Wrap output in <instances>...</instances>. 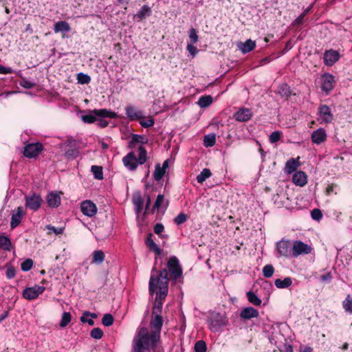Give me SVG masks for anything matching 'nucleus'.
I'll return each mask as SVG.
<instances>
[{
    "label": "nucleus",
    "instance_id": "1",
    "mask_svg": "<svg viewBox=\"0 0 352 352\" xmlns=\"http://www.w3.org/2000/svg\"><path fill=\"white\" fill-rule=\"evenodd\" d=\"M168 275V271L164 269L160 271L158 276H155L154 274H152L151 276L149 281V292L151 294H153L159 289V292L156 294L153 314H158V312H160L162 306V300H164L167 295L169 281Z\"/></svg>",
    "mask_w": 352,
    "mask_h": 352
},
{
    "label": "nucleus",
    "instance_id": "2",
    "mask_svg": "<svg viewBox=\"0 0 352 352\" xmlns=\"http://www.w3.org/2000/svg\"><path fill=\"white\" fill-rule=\"evenodd\" d=\"M158 332H151L146 327H139L132 341V352H149L159 342Z\"/></svg>",
    "mask_w": 352,
    "mask_h": 352
},
{
    "label": "nucleus",
    "instance_id": "3",
    "mask_svg": "<svg viewBox=\"0 0 352 352\" xmlns=\"http://www.w3.org/2000/svg\"><path fill=\"white\" fill-rule=\"evenodd\" d=\"M146 149L140 146L138 148V156L131 151L122 158L124 166L129 170H135L139 164H143L147 160Z\"/></svg>",
    "mask_w": 352,
    "mask_h": 352
},
{
    "label": "nucleus",
    "instance_id": "4",
    "mask_svg": "<svg viewBox=\"0 0 352 352\" xmlns=\"http://www.w3.org/2000/svg\"><path fill=\"white\" fill-rule=\"evenodd\" d=\"M117 115L116 113L109 111L106 109H94L91 111L89 114L81 116V120L85 123H94L97 117L115 118Z\"/></svg>",
    "mask_w": 352,
    "mask_h": 352
},
{
    "label": "nucleus",
    "instance_id": "5",
    "mask_svg": "<svg viewBox=\"0 0 352 352\" xmlns=\"http://www.w3.org/2000/svg\"><path fill=\"white\" fill-rule=\"evenodd\" d=\"M292 255L297 257L300 254H307L311 252V248L309 245L300 241H296L292 245Z\"/></svg>",
    "mask_w": 352,
    "mask_h": 352
},
{
    "label": "nucleus",
    "instance_id": "6",
    "mask_svg": "<svg viewBox=\"0 0 352 352\" xmlns=\"http://www.w3.org/2000/svg\"><path fill=\"white\" fill-rule=\"evenodd\" d=\"M168 268L170 273V276L176 280L181 276L182 271V268L179 265V261L175 256L170 258L168 262Z\"/></svg>",
    "mask_w": 352,
    "mask_h": 352
},
{
    "label": "nucleus",
    "instance_id": "7",
    "mask_svg": "<svg viewBox=\"0 0 352 352\" xmlns=\"http://www.w3.org/2000/svg\"><path fill=\"white\" fill-rule=\"evenodd\" d=\"M333 120V114L331 112L330 108L323 104L319 107L318 109V121L320 124H328Z\"/></svg>",
    "mask_w": 352,
    "mask_h": 352
},
{
    "label": "nucleus",
    "instance_id": "8",
    "mask_svg": "<svg viewBox=\"0 0 352 352\" xmlns=\"http://www.w3.org/2000/svg\"><path fill=\"white\" fill-rule=\"evenodd\" d=\"M43 150V146L41 143L28 144L24 147L23 154L25 157L32 158L36 157Z\"/></svg>",
    "mask_w": 352,
    "mask_h": 352
},
{
    "label": "nucleus",
    "instance_id": "9",
    "mask_svg": "<svg viewBox=\"0 0 352 352\" xmlns=\"http://www.w3.org/2000/svg\"><path fill=\"white\" fill-rule=\"evenodd\" d=\"M42 199L38 195H31L25 197V206L26 208L36 211L41 205Z\"/></svg>",
    "mask_w": 352,
    "mask_h": 352
},
{
    "label": "nucleus",
    "instance_id": "10",
    "mask_svg": "<svg viewBox=\"0 0 352 352\" xmlns=\"http://www.w3.org/2000/svg\"><path fill=\"white\" fill-rule=\"evenodd\" d=\"M44 290V287L34 285V287L26 288L23 292V296L28 300H34L41 294Z\"/></svg>",
    "mask_w": 352,
    "mask_h": 352
},
{
    "label": "nucleus",
    "instance_id": "11",
    "mask_svg": "<svg viewBox=\"0 0 352 352\" xmlns=\"http://www.w3.org/2000/svg\"><path fill=\"white\" fill-rule=\"evenodd\" d=\"M125 111L126 115L130 120H140L144 118L143 112L133 106L126 107Z\"/></svg>",
    "mask_w": 352,
    "mask_h": 352
},
{
    "label": "nucleus",
    "instance_id": "12",
    "mask_svg": "<svg viewBox=\"0 0 352 352\" xmlns=\"http://www.w3.org/2000/svg\"><path fill=\"white\" fill-rule=\"evenodd\" d=\"M81 211L87 217H93L97 212V207L95 204L89 200H86L81 204Z\"/></svg>",
    "mask_w": 352,
    "mask_h": 352
},
{
    "label": "nucleus",
    "instance_id": "13",
    "mask_svg": "<svg viewBox=\"0 0 352 352\" xmlns=\"http://www.w3.org/2000/svg\"><path fill=\"white\" fill-rule=\"evenodd\" d=\"M276 249L280 256L287 257L292 254V249L289 241H280L276 244Z\"/></svg>",
    "mask_w": 352,
    "mask_h": 352
},
{
    "label": "nucleus",
    "instance_id": "14",
    "mask_svg": "<svg viewBox=\"0 0 352 352\" xmlns=\"http://www.w3.org/2000/svg\"><path fill=\"white\" fill-rule=\"evenodd\" d=\"M327 132L323 128H319L312 132L311 135V142L316 144H320L327 140Z\"/></svg>",
    "mask_w": 352,
    "mask_h": 352
},
{
    "label": "nucleus",
    "instance_id": "15",
    "mask_svg": "<svg viewBox=\"0 0 352 352\" xmlns=\"http://www.w3.org/2000/svg\"><path fill=\"white\" fill-rule=\"evenodd\" d=\"M334 76L330 74H324L322 76L321 88L322 91L328 94L334 87Z\"/></svg>",
    "mask_w": 352,
    "mask_h": 352
},
{
    "label": "nucleus",
    "instance_id": "16",
    "mask_svg": "<svg viewBox=\"0 0 352 352\" xmlns=\"http://www.w3.org/2000/svg\"><path fill=\"white\" fill-rule=\"evenodd\" d=\"M234 116L237 121L246 122L252 118V113L249 109L241 108L234 113Z\"/></svg>",
    "mask_w": 352,
    "mask_h": 352
},
{
    "label": "nucleus",
    "instance_id": "17",
    "mask_svg": "<svg viewBox=\"0 0 352 352\" xmlns=\"http://www.w3.org/2000/svg\"><path fill=\"white\" fill-rule=\"evenodd\" d=\"M162 324V317L159 314H153V316L151 322V325L153 330H152L151 332H158L159 339L160 338V331Z\"/></svg>",
    "mask_w": 352,
    "mask_h": 352
},
{
    "label": "nucleus",
    "instance_id": "18",
    "mask_svg": "<svg viewBox=\"0 0 352 352\" xmlns=\"http://www.w3.org/2000/svg\"><path fill=\"white\" fill-rule=\"evenodd\" d=\"M339 53L334 50L327 51L324 54V63L327 65H332L339 59Z\"/></svg>",
    "mask_w": 352,
    "mask_h": 352
},
{
    "label": "nucleus",
    "instance_id": "19",
    "mask_svg": "<svg viewBox=\"0 0 352 352\" xmlns=\"http://www.w3.org/2000/svg\"><path fill=\"white\" fill-rule=\"evenodd\" d=\"M241 318L250 320L258 316V311L252 307H248L243 309L240 313Z\"/></svg>",
    "mask_w": 352,
    "mask_h": 352
},
{
    "label": "nucleus",
    "instance_id": "20",
    "mask_svg": "<svg viewBox=\"0 0 352 352\" xmlns=\"http://www.w3.org/2000/svg\"><path fill=\"white\" fill-rule=\"evenodd\" d=\"M256 47V42L248 39L245 42H240L237 44L238 49L243 53L247 54L254 49Z\"/></svg>",
    "mask_w": 352,
    "mask_h": 352
},
{
    "label": "nucleus",
    "instance_id": "21",
    "mask_svg": "<svg viewBox=\"0 0 352 352\" xmlns=\"http://www.w3.org/2000/svg\"><path fill=\"white\" fill-rule=\"evenodd\" d=\"M23 214V208L18 207L16 212L12 215L10 226L12 229L15 228L21 223Z\"/></svg>",
    "mask_w": 352,
    "mask_h": 352
},
{
    "label": "nucleus",
    "instance_id": "22",
    "mask_svg": "<svg viewBox=\"0 0 352 352\" xmlns=\"http://www.w3.org/2000/svg\"><path fill=\"white\" fill-rule=\"evenodd\" d=\"M293 182L298 186H303L307 184V176L302 171H298L293 175Z\"/></svg>",
    "mask_w": 352,
    "mask_h": 352
},
{
    "label": "nucleus",
    "instance_id": "23",
    "mask_svg": "<svg viewBox=\"0 0 352 352\" xmlns=\"http://www.w3.org/2000/svg\"><path fill=\"white\" fill-rule=\"evenodd\" d=\"M54 31L58 32H68L70 31V26L66 21H60L56 22L54 25Z\"/></svg>",
    "mask_w": 352,
    "mask_h": 352
},
{
    "label": "nucleus",
    "instance_id": "24",
    "mask_svg": "<svg viewBox=\"0 0 352 352\" xmlns=\"http://www.w3.org/2000/svg\"><path fill=\"white\" fill-rule=\"evenodd\" d=\"M152 236H153V234L151 233L148 234V235L145 241V243L151 250L155 252L157 255H160L161 254V250L159 248V247L157 245V244L154 242V241L152 239Z\"/></svg>",
    "mask_w": 352,
    "mask_h": 352
},
{
    "label": "nucleus",
    "instance_id": "25",
    "mask_svg": "<svg viewBox=\"0 0 352 352\" xmlns=\"http://www.w3.org/2000/svg\"><path fill=\"white\" fill-rule=\"evenodd\" d=\"M47 199L51 207H58L60 204V197L57 193L51 192L47 195Z\"/></svg>",
    "mask_w": 352,
    "mask_h": 352
},
{
    "label": "nucleus",
    "instance_id": "26",
    "mask_svg": "<svg viewBox=\"0 0 352 352\" xmlns=\"http://www.w3.org/2000/svg\"><path fill=\"white\" fill-rule=\"evenodd\" d=\"M151 14V9L148 6H143L141 9L135 15V18L141 21L146 17L150 16Z\"/></svg>",
    "mask_w": 352,
    "mask_h": 352
},
{
    "label": "nucleus",
    "instance_id": "27",
    "mask_svg": "<svg viewBox=\"0 0 352 352\" xmlns=\"http://www.w3.org/2000/svg\"><path fill=\"white\" fill-rule=\"evenodd\" d=\"M299 166L298 158H292L289 160L285 164V170L287 173H292L294 172Z\"/></svg>",
    "mask_w": 352,
    "mask_h": 352
},
{
    "label": "nucleus",
    "instance_id": "28",
    "mask_svg": "<svg viewBox=\"0 0 352 352\" xmlns=\"http://www.w3.org/2000/svg\"><path fill=\"white\" fill-rule=\"evenodd\" d=\"M74 143V141L71 140L67 141V145L70 147H72ZM65 155L67 158L74 159L78 156V151L76 148H69L65 151Z\"/></svg>",
    "mask_w": 352,
    "mask_h": 352
},
{
    "label": "nucleus",
    "instance_id": "29",
    "mask_svg": "<svg viewBox=\"0 0 352 352\" xmlns=\"http://www.w3.org/2000/svg\"><path fill=\"white\" fill-rule=\"evenodd\" d=\"M292 284V280L289 277H287L283 280L276 279L275 280L274 285L279 289H285L291 286Z\"/></svg>",
    "mask_w": 352,
    "mask_h": 352
},
{
    "label": "nucleus",
    "instance_id": "30",
    "mask_svg": "<svg viewBox=\"0 0 352 352\" xmlns=\"http://www.w3.org/2000/svg\"><path fill=\"white\" fill-rule=\"evenodd\" d=\"M133 203L136 208L138 212H140L143 208V200L140 192H137L133 196Z\"/></svg>",
    "mask_w": 352,
    "mask_h": 352
},
{
    "label": "nucleus",
    "instance_id": "31",
    "mask_svg": "<svg viewBox=\"0 0 352 352\" xmlns=\"http://www.w3.org/2000/svg\"><path fill=\"white\" fill-rule=\"evenodd\" d=\"M246 296L248 301L256 306H260L261 304V300L252 292H248Z\"/></svg>",
    "mask_w": 352,
    "mask_h": 352
},
{
    "label": "nucleus",
    "instance_id": "32",
    "mask_svg": "<svg viewBox=\"0 0 352 352\" xmlns=\"http://www.w3.org/2000/svg\"><path fill=\"white\" fill-rule=\"evenodd\" d=\"M104 254L102 250H96L93 253L92 263L100 264L104 261Z\"/></svg>",
    "mask_w": 352,
    "mask_h": 352
},
{
    "label": "nucleus",
    "instance_id": "33",
    "mask_svg": "<svg viewBox=\"0 0 352 352\" xmlns=\"http://www.w3.org/2000/svg\"><path fill=\"white\" fill-rule=\"evenodd\" d=\"M166 170L162 168L160 164L155 165V169L153 173L154 179L156 181H160L164 175Z\"/></svg>",
    "mask_w": 352,
    "mask_h": 352
},
{
    "label": "nucleus",
    "instance_id": "34",
    "mask_svg": "<svg viewBox=\"0 0 352 352\" xmlns=\"http://www.w3.org/2000/svg\"><path fill=\"white\" fill-rule=\"evenodd\" d=\"M211 176V172L208 168H204L197 176V180L198 183L201 184L204 181L206 180V179L209 178Z\"/></svg>",
    "mask_w": 352,
    "mask_h": 352
},
{
    "label": "nucleus",
    "instance_id": "35",
    "mask_svg": "<svg viewBox=\"0 0 352 352\" xmlns=\"http://www.w3.org/2000/svg\"><path fill=\"white\" fill-rule=\"evenodd\" d=\"M11 242L9 238L5 236H0V248L5 250H10Z\"/></svg>",
    "mask_w": 352,
    "mask_h": 352
},
{
    "label": "nucleus",
    "instance_id": "36",
    "mask_svg": "<svg viewBox=\"0 0 352 352\" xmlns=\"http://www.w3.org/2000/svg\"><path fill=\"white\" fill-rule=\"evenodd\" d=\"M212 102V98L210 96H201L198 100L199 107L204 108L208 107Z\"/></svg>",
    "mask_w": 352,
    "mask_h": 352
},
{
    "label": "nucleus",
    "instance_id": "37",
    "mask_svg": "<svg viewBox=\"0 0 352 352\" xmlns=\"http://www.w3.org/2000/svg\"><path fill=\"white\" fill-rule=\"evenodd\" d=\"M342 306L346 312L352 314V296L348 295L342 302Z\"/></svg>",
    "mask_w": 352,
    "mask_h": 352
},
{
    "label": "nucleus",
    "instance_id": "38",
    "mask_svg": "<svg viewBox=\"0 0 352 352\" xmlns=\"http://www.w3.org/2000/svg\"><path fill=\"white\" fill-rule=\"evenodd\" d=\"M277 92L283 97L288 96L291 93L289 87L286 84L279 85Z\"/></svg>",
    "mask_w": 352,
    "mask_h": 352
},
{
    "label": "nucleus",
    "instance_id": "39",
    "mask_svg": "<svg viewBox=\"0 0 352 352\" xmlns=\"http://www.w3.org/2000/svg\"><path fill=\"white\" fill-rule=\"evenodd\" d=\"M91 170L96 179H102L103 178L102 168L101 166H92Z\"/></svg>",
    "mask_w": 352,
    "mask_h": 352
},
{
    "label": "nucleus",
    "instance_id": "40",
    "mask_svg": "<svg viewBox=\"0 0 352 352\" xmlns=\"http://www.w3.org/2000/svg\"><path fill=\"white\" fill-rule=\"evenodd\" d=\"M204 145L207 147L212 146L215 144L216 138L214 134H209L204 137Z\"/></svg>",
    "mask_w": 352,
    "mask_h": 352
},
{
    "label": "nucleus",
    "instance_id": "41",
    "mask_svg": "<svg viewBox=\"0 0 352 352\" xmlns=\"http://www.w3.org/2000/svg\"><path fill=\"white\" fill-rule=\"evenodd\" d=\"M72 320V316L70 313L69 312H64L62 315L61 320L60 322V326L61 327H65Z\"/></svg>",
    "mask_w": 352,
    "mask_h": 352
},
{
    "label": "nucleus",
    "instance_id": "42",
    "mask_svg": "<svg viewBox=\"0 0 352 352\" xmlns=\"http://www.w3.org/2000/svg\"><path fill=\"white\" fill-rule=\"evenodd\" d=\"M78 82L82 85L88 84L91 81V77L85 74L79 73L77 75Z\"/></svg>",
    "mask_w": 352,
    "mask_h": 352
},
{
    "label": "nucleus",
    "instance_id": "43",
    "mask_svg": "<svg viewBox=\"0 0 352 352\" xmlns=\"http://www.w3.org/2000/svg\"><path fill=\"white\" fill-rule=\"evenodd\" d=\"M274 272V269L272 265H266L263 268V276L266 278L272 277Z\"/></svg>",
    "mask_w": 352,
    "mask_h": 352
},
{
    "label": "nucleus",
    "instance_id": "44",
    "mask_svg": "<svg viewBox=\"0 0 352 352\" xmlns=\"http://www.w3.org/2000/svg\"><path fill=\"white\" fill-rule=\"evenodd\" d=\"M103 331L100 328H94L90 333L91 337L94 339H100L103 336Z\"/></svg>",
    "mask_w": 352,
    "mask_h": 352
},
{
    "label": "nucleus",
    "instance_id": "45",
    "mask_svg": "<svg viewBox=\"0 0 352 352\" xmlns=\"http://www.w3.org/2000/svg\"><path fill=\"white\" fill-rule=\"evenodd\" d=\"M195 352H206V342L203 340H199L198 342H197L195 344Z\"/></svg>",
    "mask_w": 352,
    "mask_h": 352
},
{
    "label": "nucleus",
    "instance_id": "46",
    "mask_svg": "<svg viewBox=\"0 0 352 352\" xmlns=\"http://www.w3.org/2000/svg\"><path fill=\"white\" fill-rule=\"evenodd\" d=\"M113 317L112 316L111 314H105L102 319V322L103 324V325L106 326V327H109L111 326L113 323Z\"/></svg>",
    "mask_w": 352,
    "mask_h": 352
},
{
    "label": "nucleus",
    "instance_id": "47",
    "mask_svg": "<svg viewBox=\"0 0 352 352\" xmlns=\"http://www.w3.org/2000/svg\"><path fill=\"white\" fill-rule=\"evenodd\" d=\"M33 265V261L32 259L28 258L24 261L21 265V268L23 272H28L31 270Z\"/></svg>",
    "mask_w": 352,
    "mask_h": 352
},
{
    "label": "nucleus",
    "instance_id": "48",
    "mask_svg": "<svg viewBox=\"0 0 352 352\" xmlns=\"http://www.w3.org/2000/svg\"><path fill=\"white\" fill-rule=\"evenodd\" d=\"M189 40L188 43L195 44L198 41V35L195 28H191L189 31Z\"/></svg>",
    "mask_w": 352,
    "mask_h": 352
},
{
    "label": "nucleus",
    "instance_id": "49",
    "mask_svg": "<svg viewBox=\"0 0 352 352\" xmlns=\"http://www.w3.org/2000/svg\"><path fill=\"white\" fill-rule=\"evenodd\" d=\"M46 229L48 230L49 233H54L56 235L60 234L63 232V228H56L51 225L46 226Z\"/></svg>",
    "mask_w": 352,
    "mask_h": 352
},
{
    "label": "nucleus",
    "instance_id": "50",
    "mask_svg": "<svg viewBox=\"0 0 352 352\" xmlns=\"http://www.w3.org/2000/svg\"><path fill=\"white\" fill-rule=\"evenodd\" d=\"M146 142V138L143 135L134 134L132 136L131 142L132 143H141L144 144Z\"/></svg>",
    "mask_w": 352,
    "mask_h": 352
},
{
    "label": "nucleus",
    "instance_id": "51",
    "mask_svg": "<svg viewBox=\"0 0 352 352\" xmlns=\"http://www.w3.org/2000/svg\"><path fill=\"white\" fill-rule=\"evenodd\" d=\"M90 313L88 311H85L83 313L82 316L80 318V321L82 322H87L89 325L93 326L94 324V321L91 318H88L89 317Z\"/></svg>",
    "mask_w": 352,
    "mask_h": 352
},
{
    "label": "nucleus",
    "instance_id": "52",
    "mask_svg": "<svg viewBox=\"0 0 352 352\" xmlns=\"http://www.w3.org/2000/svg\"><path fill=\"white\" fill-rule=\"evenodd\" d=\"M154 123V120L151 117L148 118L146 120H140V124H141L142 126L144 128L151 127L153 126Z\"/></svg>",
    "mask_w": 352,
    "mask_h": 352
},
{
    "label": "nucleus",
    "instance_id": "53",
    "mask_svg": "<svg viewBox=\"0 0 352 352\" xmlns=\"http://www.w3.org/2000/svg\"><path fill=\"white\" fill-rule=\"evenodd\" d=\"M188 219V217L184 213H180L174 219V222L177 225H180L183 223H184Z\"/></svg>",
    "mask_w": 352,
    "mask_h": 352
},
{
    "label": "nucleus",
    "instance_id": "54",
    "mask_svg": "<svg viewBox=\"0 0 352 352\" xmlns=\"http://www.w3.org/2000/svg\"><path fill=\"white\" fill-rule=\"evenodd\" d=\"M281 137V133L278 131H276L270 135V142L271 143L277 142Z\"/></svg>",
    "mask_w": 352,
    "mask_h": 352
},
{
    "label": "nucleus",
    "instance_id": "55",
    "mask_svg": "<svg viewBox=\"0 0 352 352\" xmlns=\"http://www.w3.org/2000/svg\"><path fill=\"white\" fill-rule=\"evenodd\" d=\"M164 197L163 195H159L157 197V199L154 204L153 208L158 209L160 207L164 206Z\"/></svg>",
    "mask_w": 352,
    "mask_h": 352
},
{
    "label": "nucleus",
    "instance_id": "56",
    "mask_svg": "<svg viewBox=\"0 0 352 352\" xmlns=\"http://www.w3.org/2000/svg\"><path fill=\"white\" fill-rule=\"evenodd\" d=\"M311 215L312 219L316 221L320 220L322 217V212L319 209H314L311 211Z\"/></svg>",
    "mask_w": 352,
    "mask_h": 352
},
{
    "label": "nucleus",
    "instance_id": "57",
    "mask_svg": "<svg viewBox=\"0 0 352 352\" xmlns=\"http://www.w3.org/2000/svg\"><path fill=\"white\" fill-rule=\"evenodd\" d=\"M186 48L188 52L193 56H195L199 52L197 48L194 46V44L192 43H188Z\"/></svg>",
    "mask_w": 352,
    "mask_h": 352
},
{
    "label": "nucleus",
    "instance_id": "58",
    "mask_svg": "<svg viewBox=\"0 0 352 352\" xmlns=\"http://www.w3.org/2000/svg\"><path fill=\"white\" fill-rule=\"evenodd\" d=\"M16 272L13 267H9L6 270V276L8 278L11 279L15 276Z\"/></svg>",
    "mask_w": 352,
    "mask_h": 352
},
{
    "label": "nucleus",
    "instance_id": "59",
    "mask_svg": "<svg viewBox=\"0 0 352 352\" xmlns=\"http://www.w3.org/2000/svg\"><path fill=\"white\" fill-rule=\"evenodd\" d=\"M164 227L162 223H157L154 227V232L157 234H161V233L164 231Z\"/></svg>",
    "mask_w": 352,
    "mask_h": 352
},
{
    "label": "nucleus",
    "instance_id": "60",
    "mask_svg": "<svg viewBox=\"0 0 352 352\" xmlns=\"http://www.w3.org/2000/svg\"><path fill=\"white\" fill-rule=\"evenodd\" d=\"M13 72V70L10 67H6L3 65H0V74H12Z\"/></svg>",
    "mask_w": 352,
    "mask_h": 352
},
{
    "label": "nucleus",
    "instance_id": "61",
    "mask_svg": "<svg viewBox=\"0 0 352 352\" xmlns=\"http://www.w3.org/2000/svg\"><path fill=\"white\" fill-rule=\"evenodd\" d=\"M20 85L22 87L28 89L32 88L34 86L33 83L26 80H23V81H21Z\"/></svg>",
    "mask_w": 352,
    "mask_h": 352
},
{
    "label": "nucleus",
    "instance_id": "62",
    "mask_svg": "<svg viewBox=\"0 0 352 352\" xmlns=\"http://www.w3.org/2000/svg\"><path fill=\"white\" fill-rule=\"evenodd\" d=\"M335 186L333 184H329L327 186L326 188V193L327 195H330L332 192H333Z\"/></svg>",
    "mask_w": 352,
    "mask_h": 352
},
{
    "label": "nucleus",
    "instance_id": "63",
    "mask_svg": "<svg viewBox=\"0 0 352 352\" xmlns=\"http://www.w3.org/2000/svg\"><path fill=\"white\" fill-rule=\"evenodd\" d=\"M8 316V311H5L3 314L0 315V323L2 322L3 320H5Z\"/></svg>",
    "mask_w": 352,
    "mask_h": 352
},
{
    "label": "nucleus",
    "instance_id": "64",
    "mask_svg": "<svg viewBox=\"0 0 352 352\" xmlns=\"http://www.w3.org/2000/svg\"><path fill=\"white\" fill-rule=\"evenodd\" d=\"M300 352H313V349L309 346H305L302 349Z\"/></svg>",
    "mask_w": 352,
    "mask_h": 352
}]
</instances>
